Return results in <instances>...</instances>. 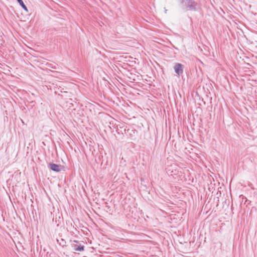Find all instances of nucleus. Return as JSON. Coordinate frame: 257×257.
Masks as SVG:
<instances>
[{"instance_id":"f257e3e1","label":"nucleus","mask_w":257,"mask_h":257,"mask_svg":"<svg viewBox=\"0 0 257 257\" xmlns=\"http://www.w3.org/2000/svg\"><path fill=\"white\" fill-rule=\"evenodd\" d=\"M183 10L186 11H196L197 3L193 0H180Z\"/></svg>"},{"instance_id":"f03ea898","label":"nucleus","mask_w":257,"mask_h":257,"mask_svg":"<svg viewBox=\"0 0 257 257\" xmlns=\"http://www.w3.org/2000/svg\"><path fill=\"white\" fill-rule=\"evenodd\" d=\"M184 65L181 63H176L174 66L175 72L178 76L181 75L183 73Z\"/></svg>"},{"instance_id":"7ed1b4c3","label":"nucleus","mask_w":257,"mask_h":257,"mask_svg":"<svg viewBox=\"0 0 257 257\" xmlns=\"http://www.w3.org/2000/svg\"><path fill=\"white\" fill-rule=\"evenodd\" d=\"M48 166L50 169L55 172H60L64 168L63 166L61 165L56 164L52 163H50Z\"/></svg>"},{"instance_id":"20e7f679","label":"nucleus","mask_w":257,"mask_h":257,"mask_svg":"<svg viewBox=\"0 0 257 257\" xmlns=\"http://www.w3.org/2000/svg\"><path fill=\"white\" fill-rule=\"evenodd\" d=\"M73 250L75 251H83L84 250V246L81 244H72Z\"/></svg>"},{"instance_id":"39448f33","label":"nucleus","mask_w":257,"mask_h":257,"mask_svg":"<svg viewBox=\"0 0 257 257\" xmlns=\"http://www.w3.org/2000/svg\"><path fill=\"white\" fill-rule=\"evenodd\" d=\"M56 240L57 243L62 247H64L66 246V241L63 238H57Z\"/></svg>"},{"instance_id":"423d86ee","label":"nucleus","mask_w":257,"mask_h":257,"mask_svg":"<svg viewBox=\"0 0 257 257\" xmlns=\"http://www.w3.org/2000/svg\"><path fill=\"white\" fill-rule=\"evenodd\" d=\"M18 3L20 4L21 7L26 12H28L27 7L26 6L22 0H17Z\"/></svg>"},{"instance_id":"0eeeda50","label":"nucleus","mask_w":257,"mask_h":257,"mask_svg":"<svg viewBox=\"0 0 257 257\" xmlns=\"http://www.w3.org/2000/svg\"><path fill=\"white\" fill-rule=\"evenodd\" d=\"M4 43V40L3 38H2V36H0V47H1Z\"/></svg>"},{"instance_id":"6e6552de","label":"nucleus","mask_w":257,"mask_h":257,"mask_svg":"<svg viewBox=\"0 0 257 257\" xmlns=\"http://www.w3.org/2000/svg\"><path fill=\"white\" fill-rule=\"evenodd\" d=\"M73 241H74V242H76V243H78V242H79V241H77V240H74Z\"/></svg>"}]
</instances>
